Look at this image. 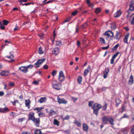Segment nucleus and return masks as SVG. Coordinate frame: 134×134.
Here are the masks:
<instances>
[{"instance_id":"55","label":"nucleus","mask_w":134,"mask_h":134,"mask_svg":"<svg viewBox=\"0 0 134 134\" xmlns=\"http://www.w3.org/2000/svg\"><path fill=\"white\" fill-rule=\"evenodd\" d=\"M9 85L11 86H13L14 85V83L13 82H10L9 83Z\"/></svg>"},{"instance_id":"62","label":"nucleus","mask_w":134,"mask_h":134,"mask_svg":"<svg viewBox=\"0 0 134 134\" xmlns=\"http://www.w3.org/2000/svg\"><path fill=\"white\" fill-rule=\"evenodd\" d=\"M35 110H36L37 111V112H39L40 111V108H36L34 109Z\"/></svg>"},{"instance_id":"30","label":"nucleus","mask_w":134,"mask_h":134,"mask_svg":"<svg viewBox=\"0 0 134 134\" xmlns=\"http://www.w3.org/2000/svg\"><path fill=\"white\" fill-rule=\"evenodd\" d=\"M93 109V114H96V115L97 116L98 115V111L99 110L97 109H95L92 108Z\"/></svg>"},{"instance_id":"16","label":"nucleus","mask_w":134,"mask_h":134,"mask_svg":"<svg viewBox=\"0 0 134 134\" xmlns=\"http://www.w3.org/2000/svg\"><path fill=\"white\" fill-rule=\"evenodd\" d=\"M46 100V98L45 97L41 98L38 101V102L40 103H42L45 102Z\"/></svg>"},{"instance_id":"46","label":"nucleus","mask_w":134,"mask_h":134,"mask_svg":"<svg viewBox=\"0 0 134 134\" xmlns=\"http://www.w3.org/2000/svg\"><path fill=\"white\" fill-rule=\"evenodd\" d=\"M75 123L78 126H80L81 124L79 122L76 121L75 122Z\"/></svg>"},{"instance_id":"27","label":"nucleus","mask_w":134,"mask_h":134,"mask_svg":"<svg viewBox=\"0 0 134 134\" xmlns=\"http://www.w3.org/2000/svg\"><path fill=\"white\" fill-rule=\"evenodd\" d=\"M35 134H42L41 130L39 129H37L35 132Z\"/></svg>"},{"instance_id":"20","label":"nucleus","mask_w":134,"mask_h":134,"mask_svg":"<svg viewBox=\"0 0 134 134\" xmlns=\"http://www.w3.org/2000/svg\"><path fill=\"white\" fill-rule=\"evenodd\" d=\"M133 3H132L130 5V8L129 9L127 10V12H129V11H133L134 9V7L133 6Z\"/></svg>"},{"instance_id":"49","label":"nucleus","mask_w":134,"mask_h":134,"mask_svg":"<svg viewBox=\"0 0 134 134\" xmlns=\"http://www.w3.org/2000/svg\"><path fill=\"white\" fill-rule=\"evenodd\" d=\"M103 108H104L103 109V110H106L107 108V105L106 103H105V105L103 106Z\"/></svg>"},{"instance_id":"32","label":"nucleus","mask_w":134,"mask_h":134,"mask_svg":"<svg viewBox=\"0 0 134 134\" xmlns=\"http://www.w3.org/2000/svg\"><path fill=\"white\" fill-rule=\"evenodd\" d=\"M82 77L81 76H79L77 78V81L79 83H81L82 80Z\"/></svg>"},{"instance_id":"29","label":"nucleus","mask_w":134,"mask_h":134,"mask_svg":"<svg viewBox=\"0 0 134 134\" xmlns=\"http://www.w3.org/2000/svg\"><path fill=\"white\" fill-rule=\"evenodd\" d=\"M121 101L119 99V98L116 99V106H118L120 104Z\"/></svg>"},{"instance_id":"63","label":"nucleus","mask_w":134,"mask_h":134,"mask_svg":"<svg viewBox=\"0 0 134 134\" xmlns=\"http://www.w3.org/2000/svg\"><path fill=\"white\" fill-rule=\"evenodd\" d=\"M44 35V34L42 33L41 34L39 35V36L40 37H41L43 36Z\"/></svg>"},{"instance_id":"7","label":"nucleus","mask_w":134,"mask_h":134,"mask_svg":"<svg viewBox=\"0 0 134 134\" xmlns=\"http://www.w3.org/2000/svg\"><path fill=\"white\" fill-rule=\"evenodd\" d=\"M32 121L35 124V125L37 127L39 126L40 122V120L39 118H35Z\"/></svg>"},{"instance_id":"64","label":"nucleus","mask_w":134,"mask_h":134,"mask_svg":"<svg viewBox=\"0 0 134 134\" xmlns=\"http://www.w3.org/2000/svg\"><path fill=\"white\" fill-rule=\"evenodd\" d=\"M19 2H20V4L21 5H22L23 6V4H24V3H22V2H22V0H20V1H19Z\"/></svg>"},{"instance_id":"25","label":"nucleus","mask_w":134,"mask_h":134,"mask_svg":"<svg viewBox=\"0 0 134 134\" xmlns=\"http://www.w3.org/2000/svg\"><path fill=\"white\" fill-rule=\"evenodd\" d=\"M119 44H118L115 46H114L113 47H112V48H111V49L113 50V51H115L116 50L117 48L119 47Z\"/></svg>"},{"instance_id":"18","label":"nucleus","mask_w":134,"mask_h":134,"mask_svg":"<svg viewBox=\"0 0 134 134\" xmlns=\"http://www.w3.org/2000/svg\"><path fill=\"white\" fill-rule=\"evenodd\" d=\"M108 121L110 124L111 125H113L114 124V120L112 118L109 117Z\"/></svg>"},{"instance_id":"24","label":"nucleus","mask_w":134,"mask_h":134,"mask_svg":"<svg viewBox=\"0 0 134 134\" xmlns=\"http://www.w3.org/2000/svg\"><path fill=\"white\" fill-rule=\"evenodd\" d=\"M30 102L29 100H25V104L26 107H28V109L29 108L30 106L29 105Z\"/></svg>"},{"instance_id":"50","label":"nucleus","mask_w":134,"mask_h":134,"mask_svg":"<svg viewBox=\"0 0 134 134\" xmlns=\"http://www.w3.org/2000/svg\"><path fill=\"white\" fill-rule=\"evenodd\" d=\"M31 4H34V3H24V4H23V5H25L26 6H27V5H29Z\"/></svg>"},{"instance_id":"15","label":"nucleus","mask_w":134,"mask_h":134,"mask_svg":"<svg viewBox=\"0 0 134 134\" xmlns=\"http://www.w3.org/2000/svg\"><path fill=\"white\" fill-rule=\"evenodd\" d=\"M121 14V12L120 11H118L116 13H115L114 16V17L117 18Z\"/></svg>"},{"instance_id":"12","label":"nucleus","mask_w":134,"mask_h":134,"mask_svg":"<svg viewBox=\"0 0 134 134\" xmlns=\"http://www.w3.org/2000/svg\"><path fill=\"white\" fill-rule=\"evenodd\" d=\"M109 71V69H106L104 71L103 77L105 79L107 77V75L108 74Z\"/></svg>"},{"instance_id":"3","label":"nucleus","mask_w":134,"mask_h":134,"mask_svg":"<svg viewBox=\"0 0 134 134\" xmlns=\"http://www.w3.org/2000/svg\"><path fill=\"white\" fill-rule=\"evenodd\" d=\"M104 34L105 35L107 36L109 38H113L114 36L113 32L110 31H106Z\"/></svg>"},{"instance_id":"8","label":"nucleus","mask_w":134,"mask_h":134,"mask_svg":"<svg viewBox=\"0 0 134 134\" xmlns=\"http://www.w3.org/2000/svg\"><path fill=\"white\" fill-rule=\"evenodd\" d=\"M101 107L102 106L100 105L97 103H95L93 106H92V108L99 110Z\"/></svg>"},{"instance_id":"41","label":"nucleus","mask_w":134,"mask_h":134,"mask_svg":"<svg viewBox=\"0 0 134 134\" xmlns=\"http://www.w3.org/2000/svg\"><path fill=\"white\" fill-rule=\"evenodd\" d=\"M38 115H39V116L40 117H42L45 116L44 114L43 113H39L38 114Z\"/></svg>"},{"instance_id":"9","label":"nucleus","mask_w":134,"mask_h":134,"mask_svg":"<svg viewBox=\"0 0 134 134\" xmlns=\"http://www.w3.org/2000/svg\"><path fill=\"white\" fill-rule=\"evenodd\" d=\"M9 74V72L8 71H3L0 72V75L2 76H8Z\"/></svg>"},{"instance_id":"14","label":"nucleus","mask_w":134,"mask_h":134,"mask_svg":"<svg viewBox=\"0 0 134 134\" xmlns=\"http://www.w3.org/2000/svg\"><path fill=\"white\" fill-rule=\"evenodd\" d=\"M129 33H127L126 34L124 38V42L126 43H128V42H127V39L128 38V37H129Z\"/></svg>"},{"instance_id":"42","label":"nucleus","mask_w":134,"mask_h":134,"mask_svg":"<svg viewBox=\"0 0 134 134\" xmlns=\"http://www.w3.org/2000/svg\"><path fill=\"white\" fill-rule=\"evenodd\" d=\"M78 12V11H75L74 12H72V15H73V16H75V15H76L77 13Z\"/></svg>"},{"instance_id":"44","label":"nucleus","mask_w":134,"mask_h":134,"mask_svg":"<svg viewBox=\"0 0 134 134\" xmlns=\"http://www.w3.org/2000/svg\"><path fill=\"white\" fill-rule=\"evenodd\" d=\"M131 133L132 134H134V125L132 127L131 129Z\"/></svg>"},{"instance_id":"38","label":"nucleus","mask_w":134,"mask_h":134,"mask_svg":"<svg viewBox=\"0 0 134 134\" xmlns=\"http://www.w3.org/2000/svg\"><path fill=\"white\" fill-rule=\"evenodd\" d=\"M55 113V112L53 110H51L49 114L51 115H54Z\"/></svg>"},{"instance_id":"11","label":"nucleus","mask_w":134,"mask_h":134,"mask_svg":"<svg viewBox=\"0 0 134 134\" xmlns=\"http://www.w3.org/2000/svg\"><path fill=\"white\" fill-rule=\"evenodd\" d=\"M35 118L34 113L32 112L30 113L29 114V120H32Z\"/></svg>"},{"instance_id":"47","label":"nucleus","mask_w":134,"mask_h":134,"mask_svg":"<svg viewBox=\"0 0 134 134\" xmlns=\"http://www.w3.org/2000/svg\"><path fill=\"white\" fill-rule=\"evenodd\" d=\"M57 44L59 46H60L62 44V42L60 41H58L57 42Z\"/></svg>"},{"instance_id":"13","label":"nucleus","mask_w":134,"mask_h":134,"mask_svg":"<svg viewBox=\"0 0 134 134\" xmlns=\"http://www.w3.org/2000/svg\"><path fill=\"white\" fill-rule=\"evenodd\" d=\"M109 118L107 117L106 116H104L102 118V121L105 124H107Z\"/></svg>"},{"instance_id":"57","label":"nucleus","mask_w":134,"mask_h":134,"mask_svg":"<svg viewBox=\"0 0 134 134\" xmlns=\"http://www.w3.org/2000/svg\"><path fill=\"white\" fill-rule=\"evenodd\" d=\"M71 98L72 100L74 102H75V101L77 99V98H75L73 97H72Z\"/></svg>"},{"instance_id":"28","label":"nucleus","mask_w":134,"mask_h":134,"mask_svg":"<svg viewBox=\"0 0 134 134\" xmlns=\"http://www.w3.org/2000/svg\"><path fill=\"white\" fill-rule=\"evenodd\" d=\"M101 10L100 8H98L96 9L95 13L96 14H98L100 13Z\"/></svg>"},{"instance_id":"36","label":"nucleus","mask_w":134,"mask_h":134,"mask_svg":"<svg viewBox=\"0 0 134 134\" xmlns=\"http://www.w3.org/2000/svg\"><path fill=\"white\" fill-rule=\"evenodd\" d=\"M100 41L102 43H105V42L104 39L102 38H100Z\"/></svg>"},{"instance_id":"6","label":"nucleus","mask_w":134,"mask_h":134,"mask_svg":"<svg viewBox=\"0 0 134 134\" xmlns=\"http://www.w3.org/2000/svg\"><path fill=\"white\" fill-rule=\"evenodd\" d=\"M45 60V59H42L38 60L36 62V63L35 64V65H36V66L35 67V68H37L39 67H40V66L39 65L41 64L43 62H44Z\"/></svg>"},{"instance_id":"34","label":"nucleus","mask_w":134,"mask_h":134,"mask_svg":"<svg viewBox=\"0 0 134 134\" xmlns=\"http://www.w3.org/2000/svg\"><path fill=\"white\" fill-rule=\"evenodd\" d=\"M3 25H7L9 23V21L6 20H4L3 21Z\"/></svg>"},{"instance_id":"53","label":"nucleus","mask_w":134,"mask_h":134,"mask_svg":"<svg viewBox=\"0 0 134 134\" xmlns=\"http://www.w3.org/2000/svg\"><path fill=\"white\" fill-rule=\"evenodd\" d=\"M79 26L77 25L76 26V32H78V29H79Z\"/></svg>"},{"instance_id":"52","label":"nucleus","mask_w":134,"mask_h":134,"mask_svg":"<svg viewBox=\"0 0 134 134\" xmlns=\"http://www.w3.org/2000/svg\"><path fill=\"white\" fill-rule=\"evenodd\" d=\"M43 68L44 69H48V66L47 65H44Z\"/></svg>"},{"instance_id":"22","label":"nucleus","mask_w":134,"mask_h":134,"mask_svg":"<svg viewBox=\"0 0 134 134\" xmlns=\"http://www.w3.org/2000/svg\"><path fill=\"white\" fill-rule=\"evenodd\" d=\"M120 33L118 32H117L116 34L115 37V38L117 40H118L120 38Z\"/></svg>"},{"instance_id":"19","label":"nucleus","mask_w":134,"mask_h":134,"mask_svg":"<svg viewBox=\"0 0 134 134\" xmlns=\"http://www.w3.org/2000/svg\"><path fill=\"white\" fill-rule=\"evenodd\" d=\"M83 130L85 131H87L88 129V127L87 125L85 124H83Z\"/></svg>"},{"instance_id":"60","label":"nucleus","mask_w":134,"mask_h":134,"mask_svg":"<svg viewBox=\"0 0 134 134\" xmlns=\"http://www.w3.org/2000/svg\"><path fill=\"white\" fill-rule=\"evenodd\" d=\"M22 134H30V133L29 132H23Z\"/></svg>"},{"instance_id":"59","label":"nucleus","mask_w":134,"mask_h":134,"mask_svg":"<svg viewBox=\"0 0 134 134\" xmlns=\"http://www.w3.org/2000/svg\"><path fill=\"white\" fill-rule=\"evenodd\" d=\"M4 94V93L2 91H0V96H1Z\"/></svg>"},{"instance_id":"31","label":"nucleus","mask_w":134,"mask_h":134,"mask_svg":"<svg viewBox=\"0 0 134 134\" xmlns=\"http://www.w3.org/2000/svg\"><path fill=\"white\" fill-rule=\"evenodd\" d=\"M90 70L88 69H86L85 70L84 74L85 76H86L87 75V74L89 73Z\"/></svg>"},{"instance_id":"10","label":"nucleus","mask_w":134,"mask_h":134,"mask_svg":"<svg viewBox=\"0 0 134 134\" xmlns=\"http://www.w3.org/2000/svg\"><path fill=\"white\" fill-rule=\"evenodd\" d=\"M9 110L8 109L5 107V108H0V112L3 113H5L8 112Z\"/></svg>"},{"instance_id":"26","label":"nucleus","mask_w":134,"mask_h":134,"mask_svg":"<svg viewBox=\"0 0 134 134\" xmlns=\"http://www.w3.org/2000/svg\"><path fill=\"white\" fill-rule=\"evenodd\" d=\"M38 52V53L40 54H42L43 53V51L42 50V49L41 47H40L39 48Z\"/></svg>"},{"instance_id":"35","label":"nucleus","mask_w":134,"mask_h":134,"mask_svg":"<svg viewBox=\"0 0 134 134\" xmlns=\"http://www.w3.org/2000/svg\"><path fill=\"white\" fill-rule=\"evenodd\" d=\"M54 124L55 125H57V126L59 125V122L57 120L55 119H54Z\"/></svg>"},{"instance_id":"39","label":"nucleus","mask_w":134,"mask_h":134,"mask_svg":"<svg viewBox=\"0 0 134 134\" xmlns=\"http://www.w3.org/2000/svg\"><path fill=\"white\" fill-rule=\"evenodd\" d=\"M57 71L55 70H53L52 72V75L54 77L56 74Z\"/></svg>"},{"instance_id":"1","label":"nucleus","mask_w":134,"mask_h":134,"mask_svg":"<svg viewBox=\"0 0 134 134\" xmlns=\"http://www.w3.org/2000/svg\"><path fill=\"white\" fill-rule=\"evenodd\" d=\"M34 65L30 64L27 66H21L19 68V70L24 73H26L28 71V69H31Z\"/></svg>"},{"instance_id":"21","label":"nucleus","mask_w":134,"mask_h":134,"mask_svg":"<svg viewBox=\"0 0 134 134\" xmlns=\"http://www.w3.org/2000/svg\"><path fill=\"white\" fill-rule=\"evenodd\" d=\"M59 53V51L57 48H55L54 51L52 52L53 54H54L55 55H57Z\"/></svg>"},{"instance_id":"23","label":"nucleus","mask_w":134,"mask_h":134,"mask_svg":"<svg viewBox=\"0 0 134 134\" xmlns=\"http://www.w3.org/2000/svg\"><path fill=\"white\" fill-rule=\"evenodd\" d=\"M130 17L132 19L131 21V23L132 24H134V13L132 14L130 16Z\"/></svg>"},{"instance_id":"2","label":"nucleus","mask_w":134,"mask_h":134,"mask_svg":"<svg viewBox=\"0 0 134 134\" xmlns=\"http://www.w3.org/2000/svg\"><path fill=\"white\" fill-rule=\"evenodd\" d=\"M52 84L53 88L56 90H59L61 88V84L55 81H53Z\"/></svg>"},{"instance_id":"17","label":"nucleus","mask_w":134,"mask_h":134,"mask_svg":"<svg viewBox=\"0 0 134 134\" xmlns=\"http://www.w3.org/2000/svg\"><path fill=\"white\" fill-rule=\"evenodd\" d=\"M133 76L132 75H131L129 80V84L131 85L133 83Z\"/></svg>"},{"instance_id":"58","label":"nucleus","mask_w":134,"mask_h":134,"mask_svg":"<svg viewBox=\"0 0 134 134\" xmlns=\"http://www.w3.org/2000/svg\"><path fill=\"white\" fill-rule=\"evenodd\" d=\"M0 28L3 30H4L5 29V27L3 26L2 25L0 26Z\"/></svg>"},{"instance_id":"37","label":"nucleus","mask_w":134,"mask_h":134,"mask_svg":"<svg viewBox=\"0 0 134 134\" xmlns=\"http://www.w3.org/2000/svg\"><path fill=\"white\" fill-rule=\"evenodd\" d=\"M115 58L113 56L112 57L110 63L111 64H113L114 63V59Z\"/></svg>"},{"instance_id":"43","label":"nucleus","mask_w":134,"mask_h":134,"mask_svg":"<svg viewBox=\"0 0 134 134\" xmlns=\"http://www.w3.org/2000/svg\"><path fill=\"white\" fill-rule=\"evenodd\" d=\"M86 2L87 4H88L89 6H91L92 5V4L90 3V0H86Z\"/></svg>"},{"instance_id":"45","label":"nucleus","mask_w":134,"mask_h":134,"mask_svg":"<svg viewBox=\"0 0 134 134\" xmlns=\"http://www.w3.org/2000/svg\"><path fill=\"white\" fill-rule=\"evenodd\" d=\"M93 101H89L88 102V105L89 106L91 107H92V105L93 104Z\"/></svg>"},{"instance_id":"54","label":"nucleus","mask_w":134,"mask_h":134,"mask_svg":"<svg viewBox=\"0 0 134 134\" xmlns=\"http://www.w3.org/2000/svg\"><path fill=\"white\" fill-rule=\"evenodd\" d=\"M70 116L69 115H67L65 116L64 118V120H68L69 119Z\"/></svg>"},{"instance_id":"5","label":"nucleus","mask_w":134,"mask_h":134,"mask_svg":"<svg viewBox=\"0 0 134 134\" xmlns=\"http://www.w3.org/2000/svg\"><path fill=\"white\" fill-rule=\"evenodd\" d=\"M58 100V102L59 104H66L67 103V101L65 100L64 98H60L59 97L57 98Z\"/></svg>"},{"instance_id":"4","label":"nucleus","mask_w":134,"mask_h":134,"mask_svg":"<svg viewBox=\"0 0 134 134\" xmlns=\"http://www.w3.org/2000/svg\"><path fill=\"white\" fill-rule=\"evenodd\" d=\"M59 80L61 82H63L65 80V76L64 75L63 72L62 71H60L59 72Z\"/></svg>"},{"instance_id":"51","label":"nucleus","mask_w":134,"mask_h":134,"mask_svg":"<svg viewBox=\"0 0 134 134\" xmlns=\"http://www.w3.org/2000/svg\"><path fill=\"white\" fill-rule=\"evenodd\" d=\"M109 47V45H108L107 46V47H102V48L104 50H105V49H108V48Z\"/></svg>"},{"instance_id":"33","label":"nucleus","mask_w":134,"mask_h":134,"mask_svg":"<svg viewBox=\"0 0 134 134\" xmlns=\"http://www.w3.org/2000/svg\"><path fill=\"white\" fill-rule=\"evenodd\" d=\"M88 25L87 23H85L82 25V27L83 29L86 28L87 26H88Z\"/></svg>"},{"instance_id":"48","label":"nucleus","mask_w":134,"mask_h":134,"mask_svg":"<svg viewBox=\"0 0 134 134\" xmlns=\"http://www.w3.org/2000/svg\"><path fill=\"white\" fill-rule=\"evenodd\" d=\"M120 52H118L116 53L113 56L115 58H116V57H117L118 54H119Z\"/></svg>"},{"instance_id":"40","label":"nucleus","mask_w":134,"mask_h":134,"mask_svg":"<svg viewBox=\"0 0 134 134\" xmlns=\"http://www.w3.org/2000/svg\"><path fill=\"white\" fill-rule=\"evenodd\" d=\"M6 57L10 59H12L14 58V56L13 55H12L10 56H7Z\"/></svg>"},{"instance_id":"56","label":"nucleus","mask_w":134,"mask_h":134,"mask_svg":"<svg viewBox=\"0 0 134 134\" xmlns=\"http://www.w3.org/2000/svg\"><path fill=\"white\" fill-rule=\"evenodd\" d=\"M33 83L35 84V85H37L38 84V82L36 81H34L33 82Z\"/></svg>"},{"instance_id":"61","label":"nucleus","mask_w":134,"mask_h":134,"mask_svg":"<svg viewBox=\"0 0 134 134\" xmlns=\"http://www.w3.org/2000/svg\"><path fill=\"white\" fill-rule=\"evenodd\" d=\"M80 44V42L79 41H77V44L78 46L79 47Z\"/></svg>"}]
</instances>
